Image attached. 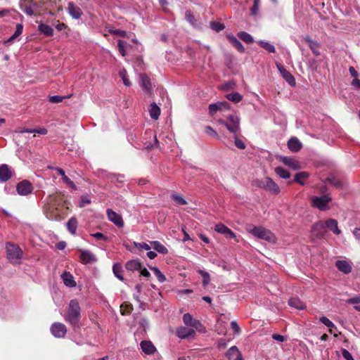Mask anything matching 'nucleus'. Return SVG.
Returning a JSON list of instances; mask_svg holds the SVG:
<instances>
[{"mask_svg":"<svg viewBox=\"0 0 360 360\" xmlns=\"http://www.w3.org/2000/svg\"><path fill=\"white\" fill-rule=\"evenodd\" d=\"M64 318L71 325L75 331L80 328L81 307L76 300L70 301L67 314Z\"/></svg>","mask_w":360,"mask_h":360,"instance_id":"f257e3e1","label":"nucleus"},{"mask_svg":"<svg viewBox=\"0 0 360 360\" xmlns=\"http://www.w3.org/2000/svg\"><path fill=\"white\" fill-rule=\"evenodd\" d=\"M327 227L336 235L341 233L340 229L338 226V221L334 219H329L325 223L319 221L316 223L312 228L314 232H316V235L319 238H322L325 233V229Z\"/></svg>","mask_w":360,"mask_h":360,"instance_id":"f03ea898","label":"nucleus"},{"mask_svg":"<svg viewBox=\"0 0 360 360\" xmlns=\"http://www.w3.org/2000/svg\"><path fill=\"white\" fill-rule=\"evenodd\" d=\"M248 231L252 233L254 236L265 240L268 242L275 243L276 237L274 234L269 230L262 226H254L252 225L248 226Z\"/></svg>","mask_w":360,"mask_h":360,"instance_id":"7ed1b4c3","label":"nucleus"},{"mask_svg":"<svg viewBox=\"0 0 360 360\" xmlns=\"http://www.w3.org/2000/svg\"><path fill=\"white\" fill-rule=\"evenodd\" d=\"M6 252L8 260L13 263H18L22 255V251L19 246L11 243H6Z\"/></svg>","mask_w":360,"mask_h":360,"instance_id":"20e7f679","label":"nucleus"},{"mask_svg":"<svg viewBox=\"0 0 360 360\" xmlns=\"http://www.w3.org/2000/svg\"><path fill=\"white\" fill-rule=\"evenodd\" d=\"M44 2L42 0L34 1L30 0L26 4L22 11L30 16L40 15L41 11L44 6Z\"/></svg>","mask_w":360,"mask_h":360,"instance_id":"39448f33","label":"nucleus"},{"mask_svg":"<svg viewBox=\"0 0 360 360\" xmlns=\"http://www.w3.org/2000/svg\"><path fill=\"white\" fill-rule=\"evenodd\" d=\"M331 200L332 198L328 195L314 196L311 198V206L321 211L328 210L330 208L328 204Z\"/></svg>","mask_w":360,"mask_h":360,"instance_id":"423d86ee","label":"nucleus"},{"mask_svg":"<svg viewBox=\"0 0 360 360\" xmlns=\"http://www.w3.org/2000/svg\"><path fill=\"white\" fill-rule=\"evenodd\" d=\"M51 332L54 337L61 338L65 337L67 333V328L65 324L60 322H56L52 324L51 327Z\"/></svg>","mask_w":360,"mask_h":360,"instance_id":"0eeeda50","label":"nucleus"},{"mask_svg":"<svg viewBox=\"0 0 360 360\" xmlns=\"http://www.w3.org/2000/svg\"><path fill=\"white\" fill-rule=\"evenodd\" d=\"M17 192L20 195H27L32 192V184L27 180L19 182L16 186Z\"/></svg>","mask_w":360,"mask_h":360,"instance_id":"6e6552de","label":"nucleus"},{"mask_svg":"<svg viewBox=\"0 0 360 360\" xmlns=\"http://www.w3.org/2000/svg\"><path fill=\"white\" fill-rule=\"evenodd\" d=\"M13 171L11 167L6 164L0 165V182L8 181L13 176Z\"/></svg>","mask_w":360,"mask_h":360,"instance_id":"1a4fd4ad","label":"nucleus"},{"mask_svg":"<svg viewBox=\"0 0 360 360\" xmlns=\"http://www.w3.org/2000/svg\"><path fill=\"white\" fill-rule=\"evenodd\" d=\"M176 335L181 339H187L193 338L195 335V331L193 328L181 326L177 328Z\"/></svg>","mask_w":360,"mask_h":360,"instance_id":"9d476101","label":"nucleus"},{"mask_svg":"<svg viewBox=\"0 0 360 360\" xmlns=\"http://www.w3.org/2000/svg\"><path fill=\"white\" fill-rule=\"evenodd\" d=\"M276 67L280 72L281 76L290 85V86H295V79L294 77L292 75V74L286 70L285 68L281 65V64H276Z\"/></svg>","mask_w":360,"mask_h":360,"instance_id":"9b49d317","label":"nucleus"},{"mask_svg":"<svg viewBox=\"0 0 360 360\" xmlns=\"http://www.w3.org/2000/svg\"><path fill=\"white\" fill-rule=\"evenodd\" d=\"M79 259L83 264H90L96 261V256L89 250H81Z\"/></svg>","mask_w":360,"mask_h":360,"instance_id":"f8f14e48","label":"nucleus"},{"mask_svg":"<svg viewBox=\"0 0 360 360\" xmlns=\"http://www.w3.org/2000/svg\"><path fill=\"white\" fill-rule=\"evenodd\" d=\"M265 181H266V184H265L264 190H266L274 195H277L280 193L281 190H280L279 186L271 178L265 177Z\"/></svg>","mask_w":360,"mask_h":360,"instance_id":"ddd939ff","label":"nucleus"},{"mask_svg":"<svg viewBox=\"0 0 360 360\" xmlns=\"http://www.w3.org/2000/svg\"><path fill=\"white\" fill-rule=\"evenodd\" d=\"M107 215L108 217V219L113 222L116 226L121 228L124 226V221L122 220V217L112 211V210H107Z\"/></svg>","mask_w":360,"mask_h":360,"instance_id":"4468645a","label":"nucleus"},{"mask_svg":"<svg viewBox=\"0 0 360 360\" xmlns=\"http://www.w3.org/2000/svg\"><path fill=\"white\" fill-rule=\"evenodd\" d=\"M141 87L146 94L151 95L153 86L149 77L145 74H140Z\"/></svg>","mask_w":360,"mask_h":360,"instance_id":"2eb2a0df","label":"nucleus"},{"mask_svg":"<svg viewBox=\"0 0 360 360\" xmlns=\"http://www.w3.org/2000/svg\"><path fill=\"white\" fill-rule=\"evenodd\" d=\"M68 12L75 19H79L83 15L82 9L72 1L68 3Z\"/></svg>","mask_w":360,"mask_h":360,"instance_id":"dca6fc26","label":"nucleus"},{"mask_svg":"<svg viewBox=\"0 0 360 360\" xmlns=\"http://www.w3.org/2000/svg\"><path fill=\"white\" fill-rule=\"evenodd\" d=\"M226 356L230 360H243L241 353L236 346H232L230 347L227 351Z\"/></svg>","mask_w":360,"mask_h":360,"instance_id":"f3484780","label":"nucleus"},{"mask_svg":"<svg viewBox=\"0 0 360 360\" xmlns=\"http://www.w3.org/2000/svg\"><path fill=\"white\" fill-rule=\"evenodd\" d=\"M288 148L294 153L298 152L302 147V143L296 137H292L288 141Z\"/></svg>","mask_w":360,"mask_h":360,"instance_id":"a211bd4d","label":"nucleus"},{"mask_svg":"<svg viewBox=\"0 0 360 360\" xmlns=\"http://www.w3.org/2000/svg\"><path fill=\"white\" fill-rule=\"evenodd\" d=\"M338 269L345 274H348L352 271V267L351 264L345 260H338L335 262Z\"/></svg>","mask_w":360,"mask_h":360,"instance_id":"6ab92c4d","label":"nucleus"},{"mask_svg":"<svg viewBox=\"0 0 360 360\" xmlns=\"http://www.w3.org/2000/svg\"><path fill=\"white\" fill-rule=\"evenodd\" d=\"M140 345L143 352L146 354H152L156 351V348L150 341L143 340Z\"/></svg>","mask_w":360,"mask_h":360,"instance_id":"aec40b11","label":"nucleus"},{"mask_svg":"<svg viewBox=\"0 0 360 360\" xmlns=\"http://www.w3.org/2000/svg\"><path fill=\"white\" fill-rule=\"evenodd\" d=\"M229 42L240 52L243 53L245 51V48L241 42L233 35V34H228L226 36Z\"/></svg>","mask_w":360,"mask_h":360,"instance_id":"412c9836","label":"nucleus"},{"mask_svg":"<svg viewBox=\"0 0 360 360\" xmlns=\"http://www.w3.org/2000/svg\"><path fill=\"white\" fill-rule=\"evenodd\" d=\"M218 122L221 124L224 125L231 133L236 134L240 130V124L238 123H231L221 119L219 120Z\"/></svg>","mask_w":360,"mask_h":360,"instance_id":"4be33fe9","label":"nucleus"},{"mask_svg":"<svg viewBox=\"0 0 360 360\" xmlns=\"http://www.w3.org/2000/svg\"><path fill=\"white\" fill-rule=\"evenodd\" d=\"M61 278L63 281L64 284L68 287L76 286V282L74 280L72 275L70 272L65 271L61 275Z\"/></svg>","mask_w":360,"mask_h":360,"instance_id":"5701e85b","label":"nucleus"},{"mask_svg":"<svg viewBox=\"0 0 360 360\" xmlns=\"http://www.w3.org/2000/svg\"><path fill=\"white\" fill-rule=\"evenodd\" d=\"M38 30L46 37H51L53 34V29L51 26L43 22H40L39 24Z\"/></svg>","mask_w":360,"mask_h":360,"instance_id":"b1692460","label":"nucleus"},{"mask_svg":"<svg viewBox=\"0 0 360 360\" xmlns=\"http://www.w3.org/2000/svg\"><path fill=\"white\" fill-rule=\"evenodd\" d=\"M309 176V174L308 172H301L297 173L295 175L294 180L288 181V184L290 185L294 181V182H297L299 184L303 186V185H304V182L302 181V179H307Z\"/></svg>","mask_w":360,"mask_h":360,"instance_id":"393cba45","label":"nucleus"},{"mask_svg":"<svg viewBox=\"0 0 360 360\" xmlns=\"http://www.w3.org/2000/svg\"><path fill=\"white\" fill-rule=\"evenodd\" d=\"M288 304L290 307L297 309H303L306 307L305 304L298 297H291L288 301Z\"/></svg>","mask_w":360,"mask_h":360,"instance_id":"a878e982","label":"nucleus"},{"mask_svg":"<svg viewBox=\"0 0 360 360\" xmlns=\"http://www.w3.org/2000/svg\"><path fill=\"white\" fill-rule=\"evenodd\" d=\"M281 161L284 165L292 167L293 169H297L300 168L299 162L293 158L283 157L282 158Z\"/></svg>","mask_w":360,"mask_h":360,"instance_id":"bb28decb","label":"nucleus"},{"mask_svg":"<svg viewBox=\"0 0 360 360\" xmlns=\"http://www.w3.org/2000/svg\"><path fill=\"white\" fill-rule=\"evenodd\" d=\"M150 116L153 120H158L160 115V108L156 105L155 103L150 104L149 108Z\"/></svg>","mask_w":360,"mask_h":360,"instance_id":"cd10ccee","label":"nucleus"},{"mask_svg":"<svg viewBox=\"0 0 360 360\" xmlns=\"http://www.w3.org/2000/svg\"><path fill=\"white\" fill-rule=\"evenodd\" d=\"M125 267L127 270L133 271L141 269V264L138 259H133L128 261Z\"/></svg>","mask_w":360,"mask_h":360,"instance_id":"c85d7f7f","label":"nucleus"},{"mask_svg":"<svg viewBox=\"0 0 360 360\" xmlns=\"http://www.w3.org/2000/svg\"><path fill=\"white\" fill-rule=\"evenodd\" d=\"M150 244L154 250L161 254H167L168 252L167 248L159 241H151Z\"/></svg>","mask_w":360,"mask_h":360,"instance_id":"c756f323","label":"nucleus"},{"mask_svg":"<svg viewBox=\"0 0 360 360\" xmlns=\"http://www.w3.org/2000/svg\"><path fill=\"white\" fill-rule=\"evenodd\" d=\"M68 230L72 234L75 235L76 233L77 228V220L75 217L70 218L67 223Z\"/></svg>","mask_w":360,"mask_h":360,"instance_id":"7c9ffc66","label":"nucleus"},{"mask_svg":"<svg viewBox=\"0 0 360 360\" xmlns=\"http://www.w3.org/2000/svg\"><path fill=\"white\" fill-rule=\"evenodd\" d=\"M23 26L22 24H17L16 29L13 34L6 41V43H12L22 32Z\"/></svg>","mask_w":360,"mask_h":360,"instance_id":"2f4dec72","label":"nucleus"},{"mask_svg":"<svg viewBox=\"0 0 360 360\" xmlns=\"http://www.w3.org/2000/svg\"><path fill=\"white\" fill-rule=\"evenodd\" d=\"M258 44L263 49H264L266 51H267L269 53H275L276 49L274 46L267 41H264L262 40H259L257 41Z\"/></svg>","mask_w":360,"mask_h":360,"instance_id":"473e14b6","label":"nucleus"},{"mask_svg":"<svg viewBox=\"0 0 360 360\" xmlns=\"http://www.w3.org/2000/svg\"><path fill=\"white\" fill-rule=\"evenodd\" d=\"M238 36L247 44H252L254 41L252 37L246 32H240L238 33Z\"/></svg>","mask_w":360,"mask_h":360,"instance_id":"72a5a7b5","label":"nucleus"},{"mask_svg":"<svg viewBox=\"0 0 360 360\" xmlns=\"http://www.w3.org/2000/svg\"><path fill=\"white\" fill-rule=\"evenodd\" d=\"M275 172L282 179H288L290 177L289 172L281 167H276Z\"/></svg>","mask_w":360,"mask_h":360,"instance_id":"f704fd0d","label":"nucleus"},{"mask_svg":"<svg viewBox=\"0 0 360 360\" xmlns=\"http://www.w3.org/2000/svg\"><path fill=\"white\" fill-rule=\"evenodd\" d=\"M112 271H113V273L115 274V276L118 278L120 279V281H124V277H123V275H122V267L121 265L118 264H114L113 266V268H112Z\"/></svg>","mask_w":360,"mask_h":360,"instance_id":"c9c22d12","label":"nucleus"},{"mask_svg":"<svg viewBox=\"0 0 360 360\" xmlns=\"http://www.w3.org/2000/svg\"><path fill=\"white\" fill-rule=\"evenodd\" d=\"M226 98L233 103H238L242 100L243 97L239 93L233 92L231 94H228L226 96Z\"/></svg>","mask_w":360,"mask_h":360,"instance_id":"e433bc0d","label":"nucleus"},{"mask_svg":"<svg viewBox=\"0 0 360 360\" xmlns=\"http://www.w3.org/2000/svg\"><path fill=\"white\" fill-rule=\"evenodd\" d=\"M172 198L179 205H184L187 204L186 200L181 195L178 193H172L171 195Z\"/></svg>","mask_w":360,"mask_h":360,"instance_id":"4c0bfd02","label":"nucleus"},{"mask_svg":"<svg viewBox=\"0 0 360 360\" xmlns=\"http://www.w3.org/2000/svg\"><path fill=\"white\" fill-rule=\"evenodd\" d=\"M150 269L154 272L155 275L156 276L158 280L160 283H163L166 280V277L165 275L160 271V269L158 267H151Z\"/></svg>","mask_w":360,"mask_h":360,"instance_id":"58836bf2","label":"nucleus"},{"mask_svg":"<svg viewBox=\"0 0 360 360\" xmlns=\"http://www.w3.org/2000/svg\"><path fill=\"white\" fill-rule=\"evenodd\" d=\"M265 177L262 179H255L252 182V185L254 187L264 189L265 188Z\"/></svg>","mask_w":360,"mask_h":360,"instance_id":"ea45409f","label":"nucleus"},{"mask_svg":"<svg viewBox=\"0 0 360 360\" xmlns=\"http://www.w3.org/2000/svg\"><path fill=\"white\" fill-rule=\"evenodd\" d=\"M195 319H193V316L189 314H184L183 316V321L184 324L187 326H191Z\"/></svg>","mask_w":360,"mask_h":360,"instance_id":"a19ab883","label":"nucleus"},{"mask_svg":"<svg viewBox=\"0 0 360 360\" xmlns=\"http://www.w3.org/2000/svg\"><path fill=\"white\" fill-rule=\"evenodd\" d=\"M198 272L202 276V284L204 286H206L209 284L210 281V277L207 272L203 271V270H198Z\"/></svg>","mask_w":360,"mask_h":360,"instance_id":"79ce46f5","label":"nucleus"},{"mask_svg":"<svg viewBox=\"0 0 360 360\" xmlns=\"http://www.w3.org/2000/svg\"><path fill=\"white\" fill-rule=\"evenodd\" d=\"M119 75L120 77L122 78L124 84L127 86H130L131 82L127 77V71L125 70H120Z\"/></svg>","mask_w":360,"mask_h":360,"instance_id":"37998d69","label":"nucleus"},{"mask_svg":"<svg viewBox=\"0 0 360 360\" xmlns=\"http://www.w3.org/2000/svg\"><path fill=\"white\" fill-rule=\"evenodd\" d=\"M309 46L316 56L320 55V52L319 51V44L316 41H314L309 44Z\"/></svg>","mask_w":360,"mask_h":360,"instance_id":"c03bdc74","label":"nucleus"},{"mask_svg":"<svg viewBox=\"0 0 360 360\" xmlns=\"http://www.w3.org/2000/svg\"><path fill=\"white\" fill-rule=\"evenodd\" d=\"M210 27L215 30L216 32H220L223 30L225 27L224 25L221 22H210Z\"/></svg>","mask_w":360,"mask_h":360,"instance_id":"a18cd8bd","label":"nucleus"},{"mask_svg":"<svg viewBox=\"0 0 360 360\" xmlns=\"http://www.w3.org/2000/svg\"><path fill=\"white\" fill-rule=\"evenodd\" d=\"M66 98H70V96H51L49 98V101L52 103H58L62 102Z\"/></svg>","mask_w":360,"mask_h":360,"instance_id":"49530a36","label":"nucleus"},{"mask_svg":"<svg viewBox=\"0 0 360 360\" xmlns=\"http://www.w3.org/2000/svg\"><path fill=\"white\" fill-rule=\"evenodd\" d=\"M185 18L186 20L191 23L192 25H195L196 24V20L194 15L190 11H186L185 13Z\"/></svg>","mask_w":360,"mask_h":360,"instance_id":"de8ad7c7","label":"nucleus"},{"mask_svg":"<svg viewBox=\"0 0 360 360\" xmlns=\"http://www.w3.org/2000/svg\"><path fill=\"white\" fill-rule=\"evenodd\" d=\"M228 227L226 226H225L224 224H217L215 227H214V230L219 233H221L223 235H224V233L228 231Z\"/></svg>","mask_w":360,"mask_h":360,"instance_id":"09e8293b","label":"nucleus"},{"mask_svg":"<svg viewBox=\"0 0 360 360\" xmlns=\"http://www.w3.org/2000/svg\"><path fill=\"white\" fill-rule=\"evenodd\" d=\"M236 86V83L233 81L228 82L221 85V89L224 91H229L233 89Z\"/></svg>","mask_w":360,"mask_h":360,"instance_id":"8fccbe9b","label":"nucleus"},{"mask_svg":"<svg viewBox=\"0 0 360 360\" xmlns=\"http://www.w3.org/2000/svg\"><path fill=\"white\" fill-rule=\"evenodd\" d=\"M126 44H127L126 42H124L120 39L118 40V43H117L118 50L122 56H125L127 54L126 51H125Z\"/></svg>","mask_w":360,"mask_h":360,"instance_id":"3c124183","label":"nucleus"},{"mask_svg":"<svg viewBox=\"0 0 360 360\" xmlns=\"http://www.w3.org/2000/svg\"><path fill=\"white\" fill-rule=\"evenodd\" d=\"M62 180L71 188L74 190L77 189V186L75 185V184L72 180H70V179H69L66 175L62 177Z\"/></svg>","mask_w":360,"mask_h":360,"instance_id":"603ef678","label":"nucleus"},{"mask_svg":"<svg viewBox=\"0 0 360 360\" xmlns=\"http://www.w3.org/2000/svg\"><path fill=\"white\" fill-rule=\"evenodd\" d=\"M319 320L323 324H324L325 326L330 328L335 327L334 323L326 316H321Z\"/></svg>","mask_w":360,"mask_h":360,"instance_id":"864d4df0","label":"nucleus"},{"mask_svg":"<svg viewBox=\"0 0 360 360\" xmlns=\"http://www.w3.org/2000/svg\"><path fill=\"white\" fill-rule=\"evenodd\" d=\"M327 181L337 188L341 187L342 185V182L336 179L334 176L328 177Z\"/></svg>","mask_w":360,"mask_h":360,"instance_id":"5fc2aeb1","label":"nucleus"},{"mask_svg":"<svg viewBox=\"0 0 360 360\" xmlns=\"http://www.w3.org/2000/svg\"><path fill=\"white\" fill-rule=\"evenodd\" d=\"M220 105L217 103H212L209 105V112L210 115H214L217 111L220 110Z\"/></svg>","mask_w":360,"mask_h":360,"instance_id":"6e6d98bb","label":"nucleus"},{"mask_svg":"<svg viewBox=\"0 0 360 360\" xmlns=\"http://www.w3.org/2000/svg\"><path fill=\"white\" fill-rule=\"evenodd\" d=\"M192 328L196 329L198 331L202 332V329H204L203 326L200 323V321L195 319L193 324L191 325Z\"/></svg>","mask_w":360,"mask_h":360,"instance_id":"4d7b16f0","label":"nucleus"},{"mask_svg":"<svg viewBox=\"0 0 360 360\" xmlns=\"http://www.w3.org/2000/svg\"><path fill=\"white\" fill-rule=\"evenodd\" d=\"M134 246L140 249H144L146 250H150L152 247L146 243H134Z\"/></svg>","mask_w":360,"mask_h":360,"instance_id":"13d9d810","label":"nucleus"},{"mask_svg":"<svg viewBox=\"0 0 360 360\" xmlns=\"http://www.w3.org/2000/svg\"><path fill=\"white\" fill-rule=\"evenodd\" d=\"M259 0H255L254 1V4L252 6V7L251 8V14L252 15H255L257 13V11L259 10Z\"/></svg>","mask_w":360,"mask_h":360,"instance_id":"bf43d9fd","label":"nucleus"},{"mask_svg":"<svg viewBox=\"0 0 360 360\" xmlns=\"http://www.w3.org/2000/svg\"><path fill=\"white\" fill-rule=\"evenodd\" d=\"M205 132L207 135H209L212 137H217L218 136L217 133L210 126H207L205 127Z\"/></svg>","mask_w":360,"mask_h":360,"instance_id":"052dcab7","label":"nucleus"},{"mask_svg":"<svg viewBox=\"0 0 360 360\" xmlns=\"http://www.w3.org/2000/svg\"><path fill=\"white\" fill-rule=\"evenodd\" d=\"M235 146L238 148H240V149H245L246 146L245 144V143L240 139L238 138H235Z\"/></svg>","mask_w":360,"mask_h":360,"instance_id":"680f3d73","label":"nucleus"},{"mask_svg":"<svg viewBox=\"0 0 360 360\" xmlns=\"http://www.w3.org/2000/svg\"><path fill=\"white\" fill-rule=\"evenodd\" d=\"M110 32L115 35L120 37H125L127 35V32L122 30H110Z\"/></svg>","mask_w":360,"mask_h":360,"instance_id":"e2e57ef3","label":"nucleus"},{"mask_svg":"<svg viewBox=\"0 0 360 360\" xmlns=\"http://www.w3.org/2000/svg\"><path fill=\"white\" fill-rule=\"evenodd\" d=\"M342 355L346 360H354L352 354L346 349H342Z\"/></svg>","mask_w":360,"mask_h":360,"instance_id":"0e129e2a","label":"nucleus"},{"mask_svg":"<svg viewBox=\"0 0 360 360\" xmlns=\"http://www.w3.org/2000/svg\"><path fill=\"white\" fill-rule=\"evenodd\" d=\"M347 302L352 304L360 303V295L348 299Z\"/></svg>","mask_w":360,"mask_h":360,"instance_id":"69168bd1","label":"nucleus"},{"mask_svg":"<svg viewBox=\"0 0 360 360\" xmlns=\"http://www.w3.org/2000/svg\"><path fill=\"white\" fill-rule=\"evenodd\" d=\"M231 327L236 333H239L240 332V328L239 326L238 325V323H236V321H231Z\"/></svg>","mask_w":360,"mask_h":360,"instance_id":"338daca9","label":"nucleus"},{"mask_svg":"<svg viewBox=\"0 0 360 360\" xmlns=\"http://www.w3.org/2000/svg\"><path fill=\"white\" fill-rule=\"evenodd\" d=\"M228 122H231V123H238L240 124V120H239V118L238 117V116L236 115H230L229 117H228Z\"/></svg>","mask_w":360,"mask_h":360,"instance_id":"774afa93","label":"nucleus"}]
</instances>
